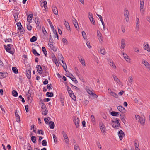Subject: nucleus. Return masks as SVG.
<instances>
[{
    "label": "nucleus",
    "instance_id": "obj_1",
    "mask_svg": "<svg viewBox=\"0 0 150 150\" xmlns=\"http://www.w3.org/2000/svg\"><path fill=\"white\" fill-rule=\"evenodd\" d=\"M115 120V121H113V120L112 121V123H114L113 124L112 123V125L114 128H118V127H120V125L118 119L116 118Z\"/></svg>",
    "mask_w": 150,
    "mask_h": 150
},
{
    "label": "nucleus",
    "instance_id": "obj_2",
    "mask_svg": "<svg viewBox=\"0 0 150 150\" xmlns=\"http://www.w3.org/2000/svg\"><path fill=\"white\" fill-rule=\"evenodd\" d=\"M12 45L11 44H9L7 45V47L6 45H4V46L5 49L7 52H8L10 54H13V52L11 50V46Z\"/></svg>",
    "mask_w": 150,
    "mask_h": 150
},
{
    "label": "nucleus",
    "instance_id": "obj_3",
    "mask_svg": "<svg viewBox=\"0 0 150 150\" xmlns=\"http://www.w3.org/2000/svg\"><path fill=\"white\" fill-rule=\"evenodd\" d=\"M13 13L15 20L16 21L19 14L18 10L14 9V11H13Z\"/></svg>",
    "mask_w": 150,
    "mask_h": 150
},
{
    "label": "nucleus",
    "instance_id": "obj_4",
    "mask_svg": "<svg viewBox=\"0 0 150 150\" xmlns=\"http://www.w3.org/2000/svg\"><path fill=\"white\" fill-rule=\"evenodd\" d=\"M97 36L100 43H102L103 42V40L102 39V34L100 31L98 30L97 31Z\"/></svg>",
    "mask_w": 150,
    "mask_h": 150
},
{
    "label": "nucleus",
    "instance_id": "obj_5",
    "mask_svg": "<svg viewBox=\"0 0 150 150\" xmlns=\"http://www.w3.org/2000/svg\"><path fill=\"white\" fill-rule=\"evenodd\" d=\"M31 69L26 70V74L28 79H29L31 77Z\"/></svg>",
    "mask_w": 150,
    "mask_h": 150
},
{
    "label": "nucleus",
    "instance_id": "obj_6",
    "mask_svg": "<svg viewBox=\"0 0 150 150\" xmlns=\"http://www.w3.org/2000/svg\"><path fill=\"white\" fill-rule=\"evenodd\" d=\"M73 121L74 122L76 128H78L79 127V120L78 118H76V117H74Z\"/></svg>",
    "mask_w": 150,
    "mask_h": 150
},
{
    "label": "nucleus",
    "instance_id": "obj_7",
    "mask_svg": "<svg viewBox=\"0 0 150 150\" xmlns=\"http://www.w3.org/2000/svg\"><path fill=\"white\" fill-rule=\"evenodd\" d=\"M118 134L120 140H121L122 139L123 136H125L124 133L122 130H120L118 132Z\"/></svg>",
    "mask_w": 150,
    "mask_h": 150
},
{
    "label": "nucleus",
    "instance_id": "obj_8",
    "mask_svg": "<svg viewBox=\"0 0 150 150\" xmlns=\"http://www.w3.org/2000/svg\"><path fill=\"white\" fill-rule=\"evenodd\" d=\"M98 51L102 54L104 55L106 54L105 50L103 47H101L100 49H98Z\"/></svg>",
    "mask_w": 150,
    "mask_h": 150
},
{
    "label": "nucleus",
    "instance_id": "obj_9",
    "mask_svg": "<svg viewBox=\"0 0 150 150\" xmlns=\"http://www.w3.org/2000/svg\"><path fill=\"white\" fill-rule=\"evenodd\" d=\"M117 109L119 111L122 113H125L126 111L125 108L122 106L119 105L118 106Z\"/></svg>",
    "mask_w": 150,
    "mask_h": 150
},
{
    "label": "nucleus",
    "instance_id": "obj_10",
    "mask_svg": "<svg viewBox=\"0 0 150 150\" xmlns=\"http://www.w3.org/2000/svg\"><path fill=\"white\" fill-rule=\"evenodd\" d=\"M52 7L54 13L56 15H58V13L57 7L54 5H53Z\"/></svg>",
    "mask_w": 150,
    "mask_h": 150
},
{
    "label": "nucleus",
    "instance_id": "obj_11",
    "mask_svg": "<svg viewBox=\"0 0 150 150\" xmlns=\"http://www.w3.org/2000/svg\"><path fill=\"white\" fill-rule=\"evenodd\" d=\"M17 25L18 29L21 32H22L23 30V28L20 22H18L17 23Z\"/></svg>",
    "mask_w": 150,
    "mask_h": 150
},
{
    "label": "nucleus",
    "instance_id": "obj_12",
    "mask_svg": "<svg viewBox=\"0 0 150 150\" xmlns=\"http://www.w3.org/2000/svg\"><path fill=\"white\" fill-rule=\"evenodd\" d=\"M142 63H143L146 67L148 68H150V64L146 61L144 59H143L142 61Z\"/></svg>",
    "mask_w": 150,
    "mask_h": 150
},
{
    "label": "nucleus",
    "instance_id": "obj_13",
    "mask_svg": "<svg viewBox=\"0 0 150 150\" xmlns=\"http://www.w3.org/2000/svg\"><path fill=\"white\" fill-rule=\"evenodd\" d=\"M73 19L72 20L73 23L76 29L77 30V27L79 26L77 21L75 18H73Z\"/></svg>",
    "mask_w": 150,
    "mask_h": 150
},
{
    "label": "nucleus",
    "instance_id": "obj_14",
    "mask_svg": "<svg viewBox=\"0 0 150 150\" xmlns=\"http://www.w3.org/2000/svg\"><path fill=\"white\" fill-rule=\"evenodd\" d=\"M8 75V74L6 72H0V78H3L7 76Z\"/></svg>",
    "mask_w": 150,
    "mask_h": 150
},
{
    "label": "nucleus",
    "instance_id": "obj_15",
    "mask_svg": "<svg viewBox=\"0 0 150 150\" xmlns=\"http://www.w3.org/2000/svg\"><path fill=\"white\" fill-rule=\"evenodd\" d=\"M42 32L44 34V35L45 36V37L43 38L44 39L47 38V39H48L47 33L46 31L45 28L44 27H43L42 28Z\"/></svg>",
    "mask_w": 150,
    "mask_h": 150
},
{
    "label": "nucleus",
    "instance_id": "obj_16",
    "mask_svg": "<svg viewBox=\"0 0 150 150\" xmlns=\"http://www.w3.org/2000/svg\"><path fill=\"white\" fill-rule=\"evenodd\" d=\"M125 46V41L124 39H122L121 41V48L124 49Z\"/></svg>",
    "mask_w": 150,
    "mask_h": 150
},
{
    "label": "nucleus",
    "instance_id": "obj_17",
    "mask_svg": "<svg viewBox=\"0 0 150 150\" xmlns=\"http://www.w3.org/2000/svg\"><path fill=\"white\" fill-rule=\"evenodd\" d=\"M36 68L37 69V71H38V73L41 74H42L43 71H42V68L41 67L40 65H38L37 66Z\"/></svg>",
    "mask_w": 150,
    "mask_h": 150
},
{
    "label": "nucleus",
    "instance_id": "obj_18",
    "mask_svg": "<svg viewBox=\"0 0 150 150\" xmlns=\"http://www.w3.org/2000/svg\"><path fill=\"white\" fill-rule=\"evenodd\" d=\"M59 56L60 57H61L60 59V60L63 63V64L62 65V66L63 67L64 69L65 68L66 65L65 63H64V62L63 61V57L62 56V55L61 54H60Z\"/></svg>",
    "mask_w": 150,
    "mask_h": 150
},
{
    "label": "nucleus",
    "instance_id": "obj_19",
    "mask_svg": "<svg viewBox=\"0 0 150 150\" xmlns=\"http://www.w3.org/2000/svg\"><path fill=\"white\" fill-rule=\"evenodd\" d=\"M49 126L50 128L51 129H53L54 128L55 125L54 122H53L51 121L49 122Z\"/></svg>",
    "mask_w": 150,
    "mask_h": 150
},
{
    "label": "nucleus",
    "instance_id": "obj_20",
    "mask_svg": "<svg viewBox=\"0 0 150 150\" xmlns=\"http://www.w3.org/2000/svg\"><path fill=\"white\" fill-rule=\"evenodd\" d=\"M15 115L16 117H17V121L19 122L20 121V116L17 113V110H16L15 112Z\"/></svg>",
    "mask_w": 150,
    "mask_h": 150
},
{
    "label": "nucleus",
    "instance_id": "obj_21",
    "mask_svg": "<svg viewBox=\"0 0 150 150\" xmlns=\"http://www.w3.org/2000/svg\"><path fill=\"white\" fill-rule=\"evenodd\" d=\"M67 77H68L69 78H70L76 84L78 83V81L76 79V78L74 77L73 76L72 77L69 76H66Z\"/></svg>",
    "mask_w": 150,
    "mask_h": 150
},
{
    "label": "nucleus",
    "instance_id": "obj_22",
    "mask_svg": "<svg viewBox=\"0 0 150 150\" xmlns=\"http://www.w3.org/2000/svg\"><path fill=\"white\" fill-rule=\"evenodd\" d=\"M122 55L124 58L125 59L126 61L129 62V57L125 54L124 53H122Z\"/></svg>",
    "mask_w": 150,
    "mask_h": 150
},
{
    "label": "nucleus",
    "instance_id": "obj_23",
    "mask_svg": "<svg viewBox=\"0 0 150 150\" xmlns=\"http://www.w3.org/2000/svg\"><path fill=\"white\" fill-rule=\"evenodd\" d=\"M42 114L44 115H46L48 113V110L47 108H45L44 109H42Z\"/></svg>",
    "mask_w": 150,
    "mask_h": 150
},
{
    "label": "nucleus",
    "instance_id": "obj_24",
    "mask_svg": "<svg viewBox=\"0 0 150 150\" xmlns=\"http://www.w3.org/2000/svg\"><path fill=\"white\" fill-rule=\"evenodd\" d=\"M138 121L140 122V123L142 125H144L145 120L142 117H141Z\"/></svg>",
    "mask_w": 150,
    "mask_h": 150
},
{
    "label": "nucleus",
    "instance_id": "obj_25",
    "mask_svg": "<svg viewBox=\"0 0 150 150\" xmlns=\"http://www.w3.org/2000/svg\"><path fill=\"white\" fill-rule=\"evenodd\" d=\"M109 64L112 67H113L115 68L116 67L115 65L114 64L113 61L112 59H110L109 62Z\"/></svg>",
    "mask_w": 150,
    "mask_h": 150
},
{
    "label": "nucleus",
    "instance_id": "obj_26",
    "mask_svg": "<svg viewBox=\"0 0 150 150\" xmlns=\"http://www.w3.org/2000/svg\"><path fill=\"white\" fill-rule=\"evenodd\" d=\"M100 128L102 133H104L105 132V127L103 123L102 124V125L100 126Z\"/></svg>",
    "mask_w": 150,
    "mask_h": 150
},
{
    "label": "nucleus",
    "instance_id": "obj_27",
    "mask_svg": "<svg viewBox=\"0 0 150 150\" xmlns=\"http://www.w3.org/2000/svg\"><path fill=\"white\" fill-rule=\"evenodd\" d=\"M33 17V14H29L27 17V20L28 22H29V25L30 24L31 22L30 21L32 19V17Z\"/></svg>",
    "mask_w": 150,
    "mask_h": 150
},
{
    "label": "nucleus",
    "instance_id": "obj_28",
    "mask_svg": "<svg viewBox=\"0 0 150 150\" xmlns=\"http://www.w3.org/2000/svg\"><path fill=\"white\" fill-rule=\"evenodd\" d=\"M136 21V29L137 30H138L139 28V19L138 18H137Z\"/></svg>",
    "mask_w": 150,
    "mask_h": 150
},
{
    "label": "nucleus",
    "instance_id": "obj_29",
    "mask_svg": "<svg viewBox=\"0 0 150 150\" xmlns=\"http://www.w3.org/2000/svg\"><path fill=\"white\" fill-rule=\"evenodd\" d=\"M140 11L142 14H143L144 12V5L140 6Z\"/></svg>",
    "mask_w": 150,
    "mask_h": 150
},
{
    "label": "nucleus",
    "instance_id": "obj_30",
    "mask_svg": "<svg viewBox=\"0 0 150 150\" xmlns=\"http://www.w3.org/2000/svg\"><path fill=\"white\" fill-rule=\"evenodd\" d=\"M31 139L34 143H36V137L35 136H32L31 138Z\"/></svg>",
    "mask_w": 150,
    "mask_h": 150
},
{
    "label": "nucleus",
    "instance_id": "obj_31",
    "mask_svg": "<svg viewBox=\"0 0 150 150\" xmlns=\"http://www.w3.org/2000/svg\"><path fill=\"white\" fill-rule=\"evenodd\" d=\"M32 52L34 54L35 56H40V54L38 53L35 49H33L32 50Z\"/></svg>",
    "mask_w": 150,
    "mask_h": 150
},
{
    "label": "nucleus",
    "instance_id": "obj_32",
    "mask_svg": "<svg viewBox=\"0 0 150 150\" xmlns=\"http://www.w3.org/2000/svg\"><path fill=\"white\" fill-rule=\"evenodd\" d=\"M144 48L145 50H147V51L149 52L150 51V48H149V46L148 44H147L146 45H145L144 46Z\"/></svg>",
    "mask_w": 150,
    "mask_h": 150
},
{
    "label": "nucleus",
    "instance_id": "obj_33",
    "mask_svg": "<svg viewBox=\"0 0 150 150\" xmlns=\"http://www.w3.org/2000/svg\"><path fill=\"white\" fill-rule=\"evenodd\" d=\"M12 70L13 72L16 74H17L18 73V70L16 67H13Z\"/></svg>",
    "mask_w": 150,
    "mask_h": 150
},
{
    "label": "nucleus",
    "instance_id": "obj_34",
    "mask_svg": "<svg viewBox=\"0 0 150 150\" xmlns=\"http://www.w3.org/2000/svg\"><path fill=\"white\" fill-rule=\"evenodd\" d=\"M112 76L115 81H116L118 83H119V82H120V80L115 75H113Z\"/></svg>",
    "mask_w": 150,
    "mask_h": 150
},
{
    "label": "nucleus",
    "instance_id": "obj_35",
    "mask_svg": "<svg viewBox=\"0 0 150 150\" xmlns=\"http://www.w3.org/2000/svg\"><path fill=\"white\" fill-rule=\"evenodd\" d=\"M37 38L36 36H33L30 39V41L32 42H33L36 41Z\"/></svg>",
    "mask_w": 150,
    "mask_h": 150
},
{
    "label": "nucleus",
    "instance_id": "obj_36",
    "mask_svg": "<svg viewBox=\"0 0 150 150\" xmlns=\"http://www.w3.org/2000/svg\"><path fill=\"white\" fill-rule=\"evenodd\" d=\"M52 31H53V32L55 34V35L54 36V38H56V37H57V38L58 40H59V38L58 37V34L57 33V32L56 30L54 29V30H52Z\"/></svg>",
    "mask_w": 150,
    "mask_h": 150
},
{
    "label": "nucleus",
    "instance_id": "obj_37",
    "mask_svg": "<svg viewBox=\"0 0 150 150\" xmlns=\"http://www.w3.org/2000/svg\"><path fill=\"white\" fill-rule=\"evenodd\" d=\"M54 94L52 92H48L46 93V96L49 97H52L53 96Z\"/></svg>",
    "mask_w": 150,
    "mask_h": 150
},
{
    "label": "nucleus",
    "instance_id": "obj_38",
    "mask_svg": "<svg viewBox=\"0 0 150 150\" xmlns=\"http://www.w3.org/2000/svg\"><path fill=\"white\" fill-rule=\"evenodd\" d=\"M42 50L45 56H46L47 55V52L46 50V49L45 47H43L42 48Z\"/></svg>",
    "mask_w": 150,
    "mask_h": 150
},
{
    "label": "nucleus",
    "instance_id": "obj_39",
    "mask_svg": "<svg viewBox=\"0 0 150 150\" xmlns=\"http://www.w3.org/2000/svg\"><path fill=\"white\" fill-rule=\"evenodd\" d=\"M12 94L13 96L16 97L18 96V93L16 90H13L12 91Z\"/></svg>",
    "mask_w": 150,
    "mask_h": 150
},
{
    "label": "nucleus",
    "instance_id": "obj_40",
    "mask_svg": "<svg viewBox=\"0 0 150 150\" xmlns=\"http://www.w3.org/2000/svg\"><path fill=\"white\" fill-rule=\"evenodd\" d=\"M50 47L51 48V49L53 50L54 51H56L57 50V49L56 47L54 46H53L52 43H50Z\"/></svg>",
    "mask_w": 150,
    "mask_h": 150
},
{
    "label": "nucleus",
    "instance_id": "obj_41",
    "mask_svg": "<svg viewBox=\"0 0 150 150\" xmlns=\"http://www.w3.org/2000/svg\"><path fill=\"white\" fill-rule=\"evenodd\" d=\"M79 60H80V62L83 65H85V62L84 61L83 58H79Z\"/></svg>",
    "mask_w": 150,
    "mask_h": 150
},
{
    "label": "nucleus",
    "instance_id": "obj_42",
    "mask_svg": "<svg viewBox=\"0 0 150 150\" xmlns=\"http://www.w3.org/2000/svg\"><path fill=\"white\" fill-rule=\"evenodd\" d=\"M110 94L111 96L115 97L116 98H118V96L117 94L115 92L112 91H110Z\"/></svg>",
    "mask_w": 150,
    "mask_h": 150
},
{
    "label": "nucleus",
    "instance_id": "obj_43",
    "mask_svg": "<svg viewBox=\"0 0 150 150\" xmlns=\"http://www.w3.org/2000/svg\"><path fill=\"white\" fill-rule=\"evenodd\" d=\"M133 80V77L132 76H129L128 79V81L129 82L132 84Z\"/></svg>",
    "mask_w": 150,
    "mask_h": 150
},
{
    "label": "nucleus",
    "instance_id": "obj_44",
    "mask_svg": "<svg viewBox=\"0 0 150 150\" xmlns=\"http://www.w3.org/2000/svg\"><path fill=\"white\" fill-rule=\"evenodd\" d=\"M37 18H35V23L38 26H39V25H40V23L39 21V19L38 18V19H37Z\"/></svg>",
    "mask_w": 150,
    "mask_h": 150
},
{
    "label": "nucleus",
    "instance_id": "obj_45",
    "mask_svg": "<svg viewBox=\"0 0 150 150\" xmlns=\"http://www.w3.org/2000/svg\"><path fill=\"white\" fill-rule=\"evenodd\" d=\"M71 95H69L70 97L73 100H76V98L74 93H73L71 94Z\"/></svg>",
    "mask_w": 150,
    "mask_h": 150
},
{
    "label": "nucleus",
    "instance_id": "obj_46",
    "mask_svg": "<svg viewBox=\"0 0 150 150\" xmlns=\"http://www.w3.org/2000/svg\"><path fill=\"white\" fill-rule=\"evenodd\" d=\"M124 14L125 16L129 15V13L128 10L127 9H125L124 11Z\"/></svg>",
    "mask_w": 150,
    "mask_h": 150
},
{
    "label": "nucleus",
    "instance_id": "obj_47",
    "mask_svg": "<svg viewBox=\"0 0 150 150\" xmlns=\"http://www.w3.org/2000/svg\"><path fill=\"white\" fill-rule=\"evenodd\" d=\"M120 116L121 117V119L123 123H125V122H126V120H125L124 118V115H120Z\"/></svg>",
    "mask_w": 150,
    "mask_h": 150
},
{
    "label": "nucleus",
    "instance_id": "obj_48",
    "mask_svg": "<svg viewBox=\"0 0 150 150\" xmlns=\"http://www.w3.org/2000/svg\"><path fill=\"white\" fill-rule=\"evenodd\" d=\"M43 3H44L43 6L45 9H46L47 8V1H44L43 2Z\"/></svg>",
    "mask_w": 150,
    "mask_h": 150
},
{
    "label": "nucleus",
    "instance_id": "obj_49",
    "mask_svg": "<svg viewBox=\"0 0 150 150\" xmlns=\"http://www.w3.org/2000/svg\"><path fill=\"white\" fill-rule=\"evenodd\" d=\"M42 144L43 146H46L47 145V142L45 140H43L42 142Z\"/></svg>",
    "mask_w": 150,
    "mask_h": 150
},
{
    "label": "nucleus",
    "instance_id": "obj_50",
    "mask_svg": "<svg viewBox=\"0 0 150 150\" xmlns=\"http://www.w3.org/2000/svg\"><path fill=\"white\" fill-rule=\"evenodd\" d=\"M27 29L30 31H31L32 28L31 25L30 24L29 25V24H28L27 25Z\"/></svg>",
    "mask_w": 150,
    "mask_h": 150
},
{
    "label": "nucleus",
    "instance_id": "obj_51",
    "mask_svg": "<svg viewBox=\"0 0 150 150\" xmlns=\"http://www.w3.org/2000/svg\"><path fill=\"white\" fill-rule=\"evenodd\" d=\"M117 112L115 111H112L111 112L110 114L112 116H117Z\"/></svg>",
    "mask_w": 150,
    "mask_h": 150
},
{
    "label": "nucleus",
    "instance_id": "obj_52",
    "mask_svg": "<svg viewBox=\"0 0 150 150\" xmlns=\"http://www.w3.org/2000/svg\"><path fill=\"white\" fill-rule=\"evenodd\" d=\"M89 19L92 23L94 25H95V21L93 17L91 18V19Z\"/></svg>",
    "mask_w": 150,
    "mask_h": 150
},
{
    "label": "nucleus",
    "instance_id": "obj_53",
    "mask_svg": "<svg viewBox=\"0 0 150 150\" xmlns=\"http://www.w3.org/2000/svg\"><path fill=\"white\" fill-rule=\"evenodd\" d=\"M62 134L64 139L65 138H66L68 137L67 134L64 131H62Z\"/></svg>",
    "mask_w": 150,
    "mask_h": 150
},
{
    "label": "nucleus",
    "instance_id": "obj_54",
    "mask_svg": "<svg viewBox=\"0 0 150 150\" xmlns=\"http://www.w3.org/2000/svg\"><path fill=\"white\" fill-rule=\"evenodd\" d=\"M52 87V84H48L47 86V88L49 89V90H50V89H51L52 88H51V87Z\"/></svg>",
    "mask_w": 150,
    "mask_h": 150
},
{
    "label": "nucleus",
    "instance_id": "obj_55",
    "mask_svg": "<svg viewBox=\"0 0 150 150\" xmlns=\"http://www.w3.org/2000/svg\"><path fill=\"white\" fill-rule=\"evenodd\" d=\"M82 36L84 39H85L86 38V34L84 31H82Z\"/></svg>",
    "mask_w": 150,
    "mask_h": 150
},
{
    "label": "nucleus",
    "instance_id": "obj_56",
    "mask_svg": "<svg viewBox=\"0 0 150 150\" xmlns=\"http://www.w3.org/2000/svg\"><path fill=\"white\" fill-rule=\"evenodd\" d=\"M96 14L99 18L101 22V23L102 22H103L101 16L100 15H99L97 13H96Z\"/></svg>",
    "mask_w": 150,
    "mask_h": 150
},
{
    "label": "nucleus",
    "instance_id": "obj_57",
    "mask_svg": "<svg viewBox=\"0 0 150 150\" xmlns=\"http://www.w3.org/2000/svg\"><path fill=\"white\" fill-rule=\"evenodd\" d=\"M19 98H20L22 99V102L23 103H24L25 102V100H24V98L22 97V95H20V96H19Z\"/></svg>",
    "mask_w": 150,
    "mask_h": 150
},
{
    "label": "nucleus",
    "instance_id": "obj_58",
    "mask_svg": "<svg viewBox=\"0 0 150 150\" xmlns=\"http://www.w3.org/2000/svg\"><path fill=\"white\" fill-rule=\"evenodd\" d=\"M53 137L54 141L55 142H57V138L55 134L53 135Z\"/></svg>",
    "mask_w": 150,
    "mask_h": 150
},
{
    "label": "nucleus",
    "instance_id": "obj_59",
    "mask_svg": "<svg viewBox=\"0 0 150 150\" xmlns=\"http://www.w3.org/2000/svg\"><path fill=\"white\" fill-rule=\"evenodd\" d=\"M125 16V19L126 20V21L128 22L129 21V15L127 16Z\"/></svg>",
    "mask_w": 150,
    "mask_h": 150
},
{
    "label": "nucleus",
    "instance_id": "obj_60",
    "mask_svg": "<svg viewBox=\"0 0 150 150\" xmlns=\"http://www.w3.org/2000/svg\"><path fill=\"white\" fill-rule=\"evenodd\" d=\"M62 42H63L64 44L66 43V44H67V41L65 38H63Z\"/></svg>",
    "mask_w": 150,
    "mask_h": 150
},
{
    "label": "nucleus",
    "instance_id": "obj_61",
    "mask_svg": "<svg viewBox=\"0 0 150 150\" xmlns=\"http://www.w3.org/2000/svg\"><path fill=\"white\" fill-rule=\"evenodd\" d=\"M86 44L88 47L89 48H91V46L90 45V42L89 41H87Z\"/></svg>",
    "mask_w": 150,
    "mask_h": 150
},
{
    "label": "nucleus",
    "instance_id": "obj_62",
    "mask_svg": "<svg viewBox=\"0 0 150 150\" xmlns=\"http://www.w3.org/2000/svg\"><path fill=\"white\" fill-rule=\"evenodd\" d=\"M65 26L67 30H70V28L69 23L68 24V25L67 24L66 25H65Z\"/></svg>",
    "mask_w": 150,
    "mask_h": 150
},
{
    "label": "nucleus",
    "instance_id": "obj_63",
    "mask_svg": "<svg viewBox=\"0 0 150 150\" xmlns=\"http://www.w3.org/2000/svg\"><path fill=\"white\" fill-rule=\"evenodd\" d=\"M88 16L89 19H91V18L93 17V14L90 12L88 13Z\"/></svg>",
    "mask_w": 150,
    "mask_h": 150
},
{
    "label": "nucleus",
    "instance_id": "obj_64",
    "mask_svg": "<svg viewBox=\"0 0 150 150\" xmlns=\"http://www.w3.org/2000/svg\"><path fill=\"white\" fill-rule=\"evenodd\" d=\"M64 140L65 141L66 143L67 144H69V139L68 137L64 139Z\"/></svg>",
    "mask_w": 150,
    "mask_h": 150
}]
</instances>
